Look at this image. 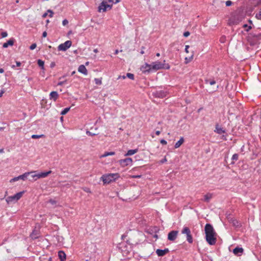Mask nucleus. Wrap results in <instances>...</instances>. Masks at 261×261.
<instances>
[{
  "instance_id": "f257e3e1",
  "label": "nucleus",
  "mask_w": 261,
  "mask_h": 261,
  "mask_svg": "<svg viewBox=\"0 0 261 261\" xmlns=\"http://www.w3.org/2000/svg\"><path fill=\"white\" fill-rule=\"evenodd\" d=\"M204 231L205 233V239L210 245H214L217 241V233L215 232L213 226L209 223L205 225Z\"/></svg>"
},
{
  "instance_id": "f03ea898",
  "label": "nucleus",
  "mask_w": 261,
  "mask_h": 261,
  "mask_svg": "<svg viewBox=\"0 0 261 261\" xmlns=\"http://www.w3.org/2000/svg\"><path fill=\"white\" fill-rule=\"evenodd\" d=\"M28 173H29V175H30L29 180L31 181H34L38 179L46 177L51 173V171L49 170L47 172L40 173H37V171H31L28 172Z\"/></svg>"
},
{
  "instance_id": "7ed1b4c3",
  "label": "nucleus",
  "mask_w": 261,
  "mask_h": 261,
  "mask_svg": "<svg viewBox=\"0 0 261 261\" xmlns=\"http://www.w3.org/2000/svg\"><path fill=\"white\" fill-rule=\"evenodd\" d=\"M119 177L118 173H110L103 175L100 179L104 184H110L119 178Z\"/></svg>"
},
{
  "instance_id": "20e7f679",
  "label": "nucleus",
  "mask_w": 261,
  "mask_h": 261,
  "mask_svg": "<svg viewBox=\"0 0 261 261\" xmlns=\"http://www.w3.org/2000/svg\"><path fill=\"white\" fill-rule=\"evenodd\" d=\"M181 233L186 235L187 241L190 244L193 242V239L190 228L187 226H184L181 230Z\"/></svg>"
},
{
  "instance_id": "39448f33",
  "label": "nucleus",
  "mask_w": 261,
  "mask_h": 261,
  "mask_svg": "<svg viewBox=\"0 0 261 261\" xmlns=\"http://www.w3.org/2000/svg\"><path fill=\"white\" fill-rule=\"evenodd\" d=\"M71 44L72 42L70 40H67L64 43L60 44L58 47V49L59 50L66 51L71 46Z\"/></svg>"
},
{
  "instance_id": "423d86ee",
  "label": "nucleus",
  "mask_w": 261,
  "mask_h": 261,
  "mask_svg": "<svg viewBox=\"0 0 261 261\" xmlns=\"http://www.w3.org/2000/svg\"><path fill=\"white\" fill-rule=\"evenodd\" d=\"M249 39H253L255 41L261 40V33H257L256 31H254L248 35Z\"/></svg>"
},
{
  "instance_id": "0eeeda50",
  "label": "nucleus",
  "mask_w": 261,
  "mask_h": 261,
  "mask_svg": "<svg viewBox=\"0 0 261 261\" xmlns=\"http://www.w3.org/2000/svg\"><path fill=\"white\" fill-rule=\"evenodd\" d=\"M119 163L122 167H124L127 166L132 165L133 160L130 158H127L124 159L120 160L119 161Z\"/></svg>"
},
{
  "instance_id": "6e6552de",
  "label": "nucleus",
  "mask_w": 261,
  "mask_h": 261,
  "mask_svg": "<svg viewBox=\"0 0 261 261\" xmlns=\"http://www.w3.org/2000/svg\"><path fill=\"white\" fill-rule=\"evenodd\" d=\"M112 5L108 4L107 1H103L98 7V11L100 12L102 10L103 12L107 11L108 8L111 9Z\"/></svg>"
},
{
  "instance_id": "1a4fd4ad",
  "label": "nucleus",
  "mask_w": 261,
  "mask_h": 261,
  "mask_svg": "<svg viewBox=\"0 0 261 261\" xmlns=\"http://www.w3.org/2000/svg\"><path fill=\"white\" fill-rule=\"evenodd\" d=\"M164 64L160 61H156L151 64L152 70L156 71L164 68Z\"/></svg>"
},
{
  "instance_id": "9d476101",
  "label": "nucleus",
  "mask_w": 261,
  "mask_h": 261,
  "mask_svg": "<svg viewBox=\"0 0 261 261\" xmlns=\"http://www.w3.org/2000/svg\"><path fill=\"white\" fill-rule=\"evenodd\" d=\"M178 231L177 230H172L168 234V239L170 241H174L177 238Z\"/></svg>"
},
{
  "instance_id": "9b49d317",
  "label": "nucleus",
  "mask_w": 261,
  "mask_h": 261,
  "mask_svg": "<svg viewBox=\"0 0 261 261\" xmlns=\"http://www.w3.org/2000/svg\"><path fill=\"white\" fill-rule=\"evenodd\" d=\"M141 70L143 72H149L152 70L151 64L145 63L141 67Z\"/></svg>"
},
{
  "instance_id": "f8f14e48",
  "label": "nucleus",
  "mask_w": 261,
  "mask_h": 261,
  "mask_svg": "<svg viewBox=\"0 0 261 261\" xmlns=\"http://www.w3.org/2000/svg\"><path fill=\"white\" fill-rule=\"evenodd\" d=\"M169 252V250L168 248H165L164 250L158 249L156 250V253L159 256H163Z\"/></svg>"
},
{
  "instance_id": "ddd939ff",
  "label": "nucleus",
  "mask_w": 261,
  "mask_h": 261,
  "mask_svg": "<svg viewBox=\"0 0 261 261\" xmlns=\"http://www.w3.org/2000/svg\"><path fill=\"white\" fill-rule=\"evenodd\" d=\"M167 95V92L160 90L157 91L154 93V96L159 98H164Z\"/></svg>"
},
{
  "instance_id": "4468645a",
  "label": "nucleus",
  "mask_w": 261,
  "mask_h": 261,
  "mask_svg": "<svg viewBox=\"0 0 261 261\" xmlns=\"http://www.w3.org/2000/svg\"><path fill=\"white\" fill-rule=\"evenodd\" d=\"M59 97V94L57 91H52L49 94V99L56 101Z\"/></svg>"
},
{
  "instance_id": "2eb2a0df",
  "label": "nucleus",
  "mask_w": 261,
  "mask_h": 261,
  "mask_svg": "<svg viewBox=\"0 0 261 261\" xmlns=\"http://www.w3.org/2000/svg\"><path fill=\"white\" fill-rule=\"evenodd\" d=\"M58 256L60 259V261H66V254L63 251H59L58 252Z\"/></svg>"
},
{
  "instance_id": "dca6fc26",
  "label": "nucleus",
  "mask_w": 261,
  "mask_h": 261,
  "mask_svg": "<svg viewBox=\"0 0 261 261\" xmlns=\"http://www.w3.org/2000/svg\"><path fill=\"white\" fill-rule=\"evenodd\" d=\"M79 72L84 74V75H87L88 74V71L84 65H81L78 68Z\"/></svg>"
},
{
  "instance_id": "f3484780",
  "label": "nucleus",
  "mask_w": 261,
  "mask_h": 261,
  "mask_svg": "<svg viewBox=\"0 0 261 261\" xmlns=\"http://www.w3.org/2000/svg\"><path fill=\"white\" fill-rule=\"evenodd\" d=\"M39 237V231L37 230H34L30 234V237L33 240L38 238Z\"/></svg>"
},
{
  "instance_id": "a211bd4d",
  "label": "nucleus",
  "mask_w": 261,
  "mask_h": 261,
  "mask_svg": "<svg viewBox=\"0 0 261 261\" xmlns=\"http://www.w3.org/2000/svg\"><path fill=\"white\" fill-rule=\"evenodd\" d=\"M14 39H13V38L10 39L7 42H5L3 44V47L4 48H7L8 47L9 45L12 46L14 44Z\"/></svg>"
},
{
  "instance_id": "6ab92c4d",
  "label": "nucleus",
  "mask_w": 261,
  "mask_h": 261,
  "mask_svg": "<svg viewBox=\"0 0 261 261\" xmlns=\"http://www.w3.org/2000/svg\"><path fill=\"white\" fill-rule=\"evenodd\" d=\"M244 250L242 247H237L233 250V253L237 255H239V253H243Z\"/></svg>"
},
{
  "instance_id": "aec40b11",
  "label": "nucleus",
  "mask_w": 261,
  "mask_h": 261,
  "mask_svg": "<svg viewBox=\"0 0 261 261\" xmlns=\"http://www.w3.org/2000/svg\"><path fill=\"white\" fill-rule=\"evenodd\" d=\"M215 132L217 133L218 134H222L225 133V130L223 129V128L220 127L218 124L216 125V129L215 130Z\"/></svg>"
},
{
  "instance_id": "412c9836",
  "label": "nucleus",
  "mask_w": 261,
  "mask_h": 261,
  "mask_svg": "<svg viewBox=\"0 0 261 261\" xmlns=\"http://www.w3.org/2000/svg\"><path fill=\"white\" fill-rule=\"evenodd\" d=\"M6 200L8 204H9L10 202H12L13 201H17V200H16V197H15V195L13 196H8L6 199Z\"/></svg>"
},
{
  "instance_id": "4be33fe9",
  "label": "nucleus",
  "mask_w": 261,
  "mask_h": 261,
  "mask_svg": "<svg viewBox=\"0 0 261 261\" xmlns=\"http://www.w3.org/2000/svg\"><path fill=\"white\" fill-rule=\"evenodd\" d=\"M213 194L211 193H207L206 195L204 196V199L203 200L206 202H209L211 199L212 198Z\"/></svg>"
},
{
  "instance_id": "5701e85b",
  "label": "nucleus",
  "mask_w": 261,
  "mask_h": 261,
  "mask_svg": "<svg viewBox=\"0 0 261 261\" xmlns=\"http://www.w3.org/2000/svg\"><path fill=\"white\" fill-rule=\"evenodd\" d=\"M29 176V173L25 172L24 174L17 176V178H19V179L25 180L28 178V177Z\"/></svg>"
},
{
  "instance_id": "b1692460",
  "label": "nucleus",
  "mask_w": 261,
  "mask_h": 261,
  "mask_svg": "<svg viewBox=\"0 0 261 261\" xmlns=\"http://www.w3.org/2000/svg\"><path fill=\"white\" fill-rule=\"evenodd\" d=\"M138 151V149H130L128 150L127 153L125 154V156H129L134 154Z\"/></svg>"
},
{
  "instance_id": "393cba45",
  "label": "nucleus",
  "mask_w": 261,
  "mask_h": 261,
  "mask_svg": "<svg viewBox=\"0 0 261 261\" xmlns=\"http://www.w3.org/2000/svg\"><path fill=\"white\" fill-rule=\"evenodd\" d=\"M184 139L183 137H181L179 141H178L175 144L174 147L177 148L180 146V145L184 143Z\"/></svg>"
},
{
  "instance_id": "a878e982",
  "label": "nucleus",
  "mask_w": 261,
  "mask_h": 261,
  "mask_svg": "<svg viewBox=\"0 0 261 261\" xmlns=\"http://www.w3.org/2000/svg\"><path fill=\"white\" fill-rule=\"evenodd\" d=\"M152 232H154L155 234L153 235V237L155 238V239H158V236L156 234L160 230L159 228L158 227H154L153 228V230H150Z\"/></svg>"
},
{
  "instance_id": "bb28decb",
  "label": "nucleus",
  "mask_w": 261,
  "mask_h": 261,
  "mask_svg": "<svg viewBox=\"0 0 261 261\" xmlns=\"http://www.w3.org/2000/svg\"><path fill=\"white\" fill-rule=\"evenodd\" d=\"M205 83L206 84H210L211 85H213L216 84V81L214 79H206L205 80Z\"/></svg>"
},
{
  "instance_id": "cd10ccee",
  "label": "nucleus",
  "mask_w": 261,
  "mask_h": 261,
  "mask_svg": "<svg viewBox=\"0 0 261 261\" xmlns=\"http://www.w3.org/2000/svg\"><path fill=\"white\" fill-rule=\"evenodd\" d=\"M238 159H239V155L237 153L234 154L231 158L232 162L231 163V164H234L235 163V161H237L238 160Z\"/></svg>"
},
{
  "instance_id": "c85d7f7f",
  "label": "nucleus",
  "mask_w": 261,
  "mask_h": 261,
  "mask_svg": "<svg viewBox=\"0 0 261 261\" xmlns=\"http://www.w3.org/2000/svg\"><path fill=\"white\" fill-rule=\"evenodd\" d=\"M24 193V191H21V192H18V193H16V194H15V197H16V200L18 201V200H19L21 198V197L22 196Z\"/></svg>"
},
{
  "instance_id": "c756f323",
  "label": "nucleus",
  "mask_w": 261,
  "mask_h": 261,
  "mask_svg": "<svg viewBox=\"0 0 261 261\" xmlns=\"http://www.w3.org/2000/svg\"><path fill=\"white\" fill-rule=\"evenodd\" d=\"M232 224L236 227H240L241 226V223L237 220H233L232 221Z\"/></svg>"
},
{
  "instance_id": "7c9ffc66",
  "label": "nucleus",
  "mask_w": 261,
  "mask_h": 261,
  "mask_svg": "<svg viewBox=\"0 0 261 261\" xmlns=\"http://www.w3.org/2000/svg\"><path fill=\"white\" fill-rule=\"evenodd\" d=\"M115 154V152L111 151V152H105L103 154L101 155V157H106L109 155H112Z\"/></svg>"
},
{
  "instance_id": "2f4dec72",
  "label": "nucleus",
  "mask_w": 261,
  "mask_h": 261,
  "mask_svg": "<svg viewBox=\"0 0 261 261\" xmlns=\"http://www.w3.org/2000/svg\"><path fill=\"white\" fill-rule=\"evenodd\" d=\"M70 107H68V108H65L64 110H63L61 111V115H64L66 114L68 112V111L70 110Z\"/></svg>"
},
{
  "instance_id": "473e14b6",
  "label": "nucleus",
  "mask_w": 261,
  "mask_h": 261,
  "mask_svg": "<svg viewBox=\"0 0 261 261\" xmlns=\"http://www.w3.org/2000/svg\"><path fill=\"white\" fill-rule=\"evenodd\" d=\"M38 65L39 67H41L42 69H44V62L43 61L39 59L37 61Z\"/></svg>"
},
{
  "instance_id": "72a5a7b5",
  "label": "nucleus",
  "mask_w": 261,
  "mask_h": 261,
  "mask_svg": "<svg viewBox=\"0 0 261 261\" xmlns=\"http://www.w3.org/2000/svg\"><path fill=\"white\" fill-rule=\"evenodd\" d=\"M126 76L132 80H134L135 79L134 74L131 73H127L126 74Z\"/></svg>"
},
{
  "instance_id": "f704fd0d",
  "label": "nucleus",
  "mask_w": 261,
  "mask_h": 261,
  "mask_svg": "<svg viewBox=\"0 0 261 261\" xmlns=\"http://www.w3.org/2000/svg\"><path fill=\"white\" fill-rule=\"evenodd\" d=\"M243 28H246L245 31L248 32L251 29L252 27L251 25L248 26L247 24H245L243 25Z\"/></svg>"
},
{
  "instance_id": "c9c22d12",
  "label": "nucleus",
  "mask_w": 261,
  "mask_h": 261,
  "mask_svg": "<svg viewBox=\"0 0 261 261\" xmlns=\"http://www.w3.org/2000/svg\"><path fill=\"white\" fill-rule=\"evenodd\" d=\"M94 81L96 85H100L102 84L101 78H100V79L95 78L94 79Z\"/></svg>"
},
{
  "instance_id": "e433bc0d",
  "label": "nucleus",
  "mask_w": 261,
  "mask_h": 261,
  "mask_svg": "<svg viewBox=\"0 0 261 261\" xmlns=\"http://www.w3.org/2000/svg\"><path fill=\"white\" fill-rule=\"evenodd\" d=\"M255 17L257 19H261V9H260L259 12L256 14Z\"/></svg>"
},
{
  "instance_id": "4c0bfd02",
  "label": "nucleus",
  "mask_w": 261,
  "mask_h": 261,
  "mask_svg": "<svg viewBox=\"0 0 261 261\" xmlns=\"http://www.w3.org/2000/svg\"><path fill=\"white\" fill-rule=\"evenodd\" d=\"M42 136H43V135H33L31 137L33 139H38V138L42 137Z\"/></svg>"
},
{
  "instance_id": "58836bf2",
  "label": "nucleus",
  "mask_w": 261,
  "mask_h": 261,
  "mask_svg": "<svg viewBox=\"0 0 261 261\" xmlns=\"http://www.w3.org/2000/svg\"><path fill=\"white\" fill-rule=\"evenodd\" d=\"M36 46L37 45L36 43H33L30 46V49L31 50H33L36 47Z\"/></svg>"
},
{
  "instance_id": "ea45409f",
  "label": "nucleus",
  "mask_w": 261,
  "mask_h": 261,
  "mask_svg": "<svg viewBox=\"0 0 261 261\" xmlns=\"http://www.w3.org/2000/svg\"><path fill=\"white\" fill-rule=\"evenodd\" d=\"M47 12L49 13V16L50 17H53L54 12H53V11L52 10H47Z\"/></svg>"
},
{
  "instance_id": "a19ab883",
  "label": "nucleus",
  "mask_w": 261,
  "mask_h": 261,
  "mask_svg": "<svg viewBox=\"0 0 261 261\" xmlns=\"http://www.w3.org/2000/svg\"><path fill=\"white\" fill-rule=\"evenodd\" d=\"M1 36L3 38H5L8 36L7 32H3L1 33Z\"/></svg>"
},
{
  "instance_id": "79ce46f5",
  "label": "nucleus",
  "mask_w": 261,
  "mask_h": 261,
  "mask_svg": "<svg viewBox=\"0 0 261 261\" xmlns=\"http://www.w3.org/2000/svg\"><path fill=\"white\" fill-rule=\"evenodd\" d=\"M86 134L87 135H88V136H95L96 134H93V133H92L91 132H90V131L89 130H87L86 132Z\"/></svg>"
},
{
  "instance_id": "37998d69",
  "label": "nucleus",
  "mask_w": 261,
  "mask_h": 261,
  "mask_svg": "<svg viewBox=\"0 0 261 261\" xmlns=\"http://www.w3.org/2000/svg\"><path fill=\"white\" fill-rule=\"evenodd\" d=\"M226 6L228 7L230 6L232 4V2L230 1H227L226 2Z\"/></svg>"
},
{
  "instance_id": "c03bdc74",
  "label": "nucleus",
  "mask_w": 261,
  "mask_h": 261,
  "mask_svg": "<svg viewBox=\"0 0 261 261\" xmlns=\"http://www.w3.org/2000/svg\"><path fill=\"white\" fill-rule=\"evenodd\" d=\"M160 143L162 144V145H166L167 142V141L164 140V139H162L160 140Z\"/></svg>"
},
{
  "instance_id": "a18cd8bd",
  "label": "nucleus",
  "mask_w": 261,
  "mask_h": 261,
  "mask_svg": "<svg viewBox=\"0 0 261 261\" xmlns=\"http://www.w3.org/2000/svg\"><path fill=\"white\" fill-rule=\"evenodd\" d=\"M167 159H166V156H165L163 159L161 160L160 161V163L161 164H163V163H164L166 162H167Z\"/></svg>"
},
{
  "instance_id": "49530a36",
  "label": "nucleus",
  "mask_w": 261,
  "mask_h": 261,
  "mask_svg": "<svg viewBox=\"0 0 261 261\" xmlns=\"http://www.w3.org/2000/svg\"><path fill=\"white\" fill-rule=\"evenodd\" d=\"M66 82V80L61 81L58 83V85L59 86H62L63 84H64Z\"/></svg>"
},
{
  "instance_id": "de8ad7c7",
  "label": "nucleus",
  "mask_w": 261,
  "mask_h": 261,
  "mask_svg": "<svg viewBox=\"0 0 261 261\" xmlns=\"http://www.w3.org/2000/svg\"><path fill=\"white\" fill-rule=\"evenodd\" d=\"M68 23V21L67 19H64L62 21V24L63 25H65Z\"/></svg>"
},
{
  "instance_id": "09e8293b",
  "label": "nucleus",
  "mask_w": 261,
  "mask_h": 261,
  "mask_svg": "<svg viewBox=\"0 0 261 261\" xmlns=\"http://www.w3.org/2000/svg\"><path fill=\"white\" fill-rule=\"evenodd\" d=\"M190 33L189 32L187 31V32H185L184 33V36L185 37H188L189 35H190Z\"/></svg>"
},
{
  "instance_id": "8fccbe9b",
  "label": "nucleus",
  "mask_w": 261,
  "mask_h": 261,
  "mask_svg": "<svg viewBox=\"0 0 261 261\" xmlns=\"http://www.w3.org/2000/svg\"><path fill=\"white\" fill-rule=\"evenodd\" d=\"M192 58H193V56H192V57L190 58V59H189V60L188 59V58H187V57L185 58V61H185V63H186V64H187L188 63H189V62L190 61L191 59H192Z\"/></svg>"
},
{
  "instance_id": "3c124183",
  "label": "nucleus",
  "mask_w": 261,
  "mask_h": 261,
  "mask_svg": "<svg viewBox=\"0 0 261 261\" xmlns=\"http://www.w3.org/2000/svg\"><path fill=\"white\" fill-rule=\"evenodd\" d=\"M19 179L17 178V177H15L13 178H12L11 180H10V182H12V181H17Z\"/></svg>"
},
{
  "instance_id": "603ef678",
  "label": "nucleus",
  "mask_w": 261,
  "mask_h": 261,
  "mask_svg": "<svg viewBox=\"0 0 261 261\" xmlns=\"http://www.w3.org/2000/svg\"><path fill=\"white\" fill-rule=\"evenodd\" d=\"M55 65H56L55 63L54 62H53L50 63V68H53L55 66Z\"/></svg>"
},
{
  "instance_id": "864d4df0",
  "label": "nucleus",
  "mask_w": 261,
  "mask_h": 261,
  "mask_svg": "<svg viewBox=\"0 0 261 261\" xmlns=\"http://www.w3.org/2000/svg\"><path fill=\"white\" fill-rule=\"evenodd\" d=\"M5 90L4 89H2L0 92V97L3 96V94L5 93Z\"/></svg>"
},
{
  "instance_id": "5fc2aeb1",
  "label": "nucleus",
  "mask_w": 261,
  "mask_h": 261,
  "mask_svg": "<svg viewBox=\"0 0 261 261\" xmlns=\"http://www.w3.org/2000/svg\"><path fill=\"white\" fill-rule=\"evenodd\" d=\"M189 48V45H186V47H185V51L187 53H189V50H188V48Z\"/></svg>"
},
{
  "instance_id": "6e6d98bb",
  "label": "nucleus",
  "mask_w": 261,
  "mask_h": 261,
  "mask_svg": "<svg viewBox=\"0 0 261 261\" xmlns=\"http://www.w3.org/2000/svg\"><path fill=\"white\" fill-rule=\"evenodd\" d=\"M46 36H47L46 32V31L43 32L42 33V37L45 38L46 37Z\"/></svg>"
},
{
  "instance_id": "4d7b16f0",
  "label": "nucleus",
  "mask_w": 261,
  "mask_h": 261,
  "mask_svg": "<svg viewBox=\"0 0 261 261\" xmlns=\"http://www.w3.org/2000/svg\"><path fill=\"white\" fill-rule=\"evenodd\" d=\"M126 75H122V76H121V75H119V77H118V79H125L126 78Z\"/></svg>"
},
{
  "instance_id": "13d9d810",
  "label": "nucleus",
  "mask_w": 261,
  "mask_h": 261,
  "mask_svg": "<svg viewBox=\"0 0 261 261\" xmlns=\"http://www.w3.org/2000/svg\"><path fill=\"white\" fill-rule=\"evenodd\" d=\"M49 202L51 203L52 204H54L56 203V201L54 200L50 199L49 200Z\"/></svg>"
},
{
  "instance_id": "bf43d9fd",
  "label": "nucleus",
  "mask_w": 261,
  "mask_h": 261,
  "mask_svg": "<svg viewBox=\"0 0 261 261\" xmlns=\"http://www.w3.org/2000/svg\"><path fill=\"white\" fill-rule=\"evenodd\" d=\"M47 13H48V12H46V13H44V14H43V15H42V17H43V18L46 17V16L47 15Z\"/></svg>"
},
{
  "instance_id": "052dcab7",
  "label": "nucleus",
  "mask_w": 261,
  "mask_h": 261,
  "mask_svg": "<svg viewBox=\"0 0 261 261\" xmlns=\"http://www.w3.org/2000/svg\"><path fill=\"white\" fill-rule=\"evenodd\" d=\"M161 134V132L160 130H157L155 132V134L157 136H159Z\"/></svg>"
},
{
  "instance_id": "680f3d73",
  "label": "nucleus",
  "mask_w": 261,
  "mask_h": 261,
  "mask_svg": "<svg viewBox=\"0 0 261 261\" xmlns=\"http://www.w3.org/2000/svg\"><path fill=\"white\" fill-rule=\"evenodd\" d=\"M85 191H86V192H90V189L89 188H86L85 190H84Z\"/></svg>"
},
{
  "instance_id": "e2e57ef3",
  "label": "nucleus",
  "mask_w": 261,
  "mask_h": 261,
  "mask_svg": "<svg viewBox=\"0 0 261 261\" xmlns=\"http://www.w3.org/2000/svg\"><path fill=\"white\" fill-rule=\"evenodd\" d=\"M16 65H17V66L19 67V66H20L21 63H20V62H16Z\"/></svg>"
},
{
  "instance_id": "0e129e2a",
  "label": "nucleus",
  "mask_w": 261,
  "mask_h": 261,
  "mask_svg": "<svg viewBox=\"0 0 261 261\" xmlns=\"http://www.w3.org/2000/svg\"><path fill=\"white\" fill-rule=\"evenodd\" d=\"M4 72V70L3 68H0V73H3Z\"/></svg>"
},
{
  "instance_id": "69168bd1",
  "label": "nucleus",
  "mask_w": 261,
  "mask_h": 261,
  "mask_svg": "<svg viewBox=\"0 0 261 261\" xmlns=\"http://www.w3.org/2000/svg\"><path fill=\"white\" fill-rule=\"evenodd\" d=\"M93 51L95 53H97L98 52V49L96 48V49H94Z\"/></svg>"
},
{
  "instance_id": "338daca9",
  "label": "nucleus",
  "mask_w": 261,
  "mask_h": 261,
  "mask_svg": "<svg viewBox=\"0 0 261 261\" xmlns=\"http://www.w3.org/2000/svg\"><path fill=\"white\" fill-rule=\"evenodd\" d=\"M125 237H126V236L125 234H123L121 237L122 240H124V238Z\"/></svg>"
},
{
  "instance_id": "774afa93",
  "label": "nucleus",
  "mask_w": 261,
  "mask_h": 261,
  "mask_svg": "<svg viewBox=\"0 0 261 261\" xmlns=\"http://www.w3.org/2000/svg\"><path fill=\"white\" fill-rule=\"evenodd\" d=\"M67 187L69 188L70 187V185L69 184H67L66 185H65Z\"/></svg>"
}]
</instances>
